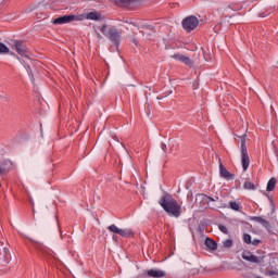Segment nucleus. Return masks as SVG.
<instances>
[{
  "instance_id": "37",
  "label": "nucleus",
  "mask_w": 278,
  "mask_h": 278,
  "mask_svg": "<svg viewBox=\"0 0 278 278\" xmlns=\"http://www.w3.org/2000/svg\"><path fill=\"white\" fill-rule=\"evenodd\" d=\"M269 201H270V203H271V205H273V198H269Z\"/></svg>"
},
{
  "instance_id": "26",
  "label": "nucleus",
  "mask_w": 278,
  "mask_h": 278,
  "mask_svg": "<svg viewBox=\"0 0 278 278\" xmlns=\"http://www.w3.org/2000/svg\"><path fill=\"white\" fill-rule=\"evenodd\" d=\"M218 229L219 231H222V233H229V229H227V226L219 225Z\"/></svg>"
},
{
  "instance_id": "34",
  "label": "nucleus",
  "mask_w": 278,
  "mask_h": 278,
  "mask_svg": "<svg viewBox=\"0 0 278 278\" xmlns=\"http://www.w3.org/2000/svg\"><path fill=\"white\" fill-rule=\"evenodd\" d=\"M11 55H14L18 60V55H16L14 52H11Z\"/></svg>"
},
{
  "instance_id": "14",
  "label": "nucleus",
  "mask_w": 278,
  "mask_h": 278,
  "mask_svg": "<svg viewBox=\"0 0 278 278\" xmlns=\"http://www.w3.org/2000/svg\"><path fill=\"white\" fill-rule=\"evenodd\" d=\"M251 220H254V223H258V225H262L263 227H265V229H270V222L266 220L261 216H254L251 218Z\"/></svg>"
},
{
  "instance_id": "25",
  "label": "nucleus",
  "mask_w": 278,
  "mask_h": 278,
  "mask_svg": "<svg viewBox=\"0 0 278 278\" xmlns=\"http://www.w3.org/2000/svg\"><path fill=\"white\" fill-rule=\"evenodd\" d=\"M243 242H245V244H251V235L249 233H244L243 235Z\"/></svg>"
},
{
  "instance_id": "36",
  "label": "nucleus",
  "mask_w": 278,
  "mask_h": 278,
  "mask_svg": "<svg viewBox=\"0 0 278 278\" xmlns=\"http://www.w3.org/2000/svg\"><path fill=\"white\" fill-rule=\"evenodd\" d=\"M213 199H214L215 202L218 201V197H215V198H213Z\"/></svg>"
},
{
  "instance_id": "13",
  "label": "nucleus",
  "mask_w": 278,
  "mask_h": 278,
  "mask_svg": "<svg viewBox=\"0 0 278 278\" xmlns=\"http://www.w3.org/2000/svg\"><path fill=\"white\" fill-rule=\"evenodd\" d=\"M172 58L178 60V62H182L187 66H192V60L184 54H174Z\"/></svg>"
},
{
  "instance_id": "28",
  "label": "nucleus",
  "mask_w": 278,
  "mask_h": 278,
  "mask_svg": "<svg viewBox=\"0 0 278 278\" xmlns=\"http://www.w3.org/2000/svg\"><path fill=\"white\" fill-rule=\"evenodd\" d=\"M203 56L206 62H210V60H212V55H210L208 52H203Z\"/></svg>"
},
{
  "instance_id": "21",
  "label": "nucleus",
  "mask_w": 278,
  "mask_h": 278,
  "mask_svg": "<svg viewBox=\"0 0 278 278\" xmlns=\"http://www.w3.org/2000/svg\"><path fill=\"white\" fill-rule=\"evenodd\" d=\"M229 207L235 212H240V204H238L237 202H229Z\"/></svg>"
},
{
  "instance_id": "5",
  "label": "nucleus",
  "mask_w": 278,
  "mask_h": 278,
  "mask_svg": "<svg viewBox=\"0 0 278 278\" xmlns=\"http://www.w3.org/2000/svg\"><path fill=\"white\" fill-rule=\"evenodd\" d=\"M75 21H81V16L73 14L62 15L52 20V25H68V23H73Z\"/></svg>"
},
{
  "instance_id": "29",
  "label": "nucleus",
  "mask_w": 278,
  "mask_h": 278,
  "mask_svg": "<svg viewBox=\"0 0 278 278\" xmlns=\"http://www.w3.org/2000/svg\"><path fill=\"white\" fill-rule=\"evenodd\" d=\"M5 173H8V170L5 169V165L0 164V175H5Z\"/></svg>"
},
{
  "instance_id": "23",
  "label": "nucleus",
  "mask_w": 278,
  "mask_h": 278,
  "mask_svg": "<svg viewBox=\"0 0 278 278\" xmlns=\"http://www.w3.org/2000/svg\"><path fill=\"white\" fill-rule=\"evenodd\" d=\"M1 53H10V48H8L3 42H0V54Z\"/></svg>"
},
{
  "instance_id": "1",
  "label": "nucleus",
  "mask_w": 278,
  "mask_h": 278,
  "mask_svg": "<svg viewBox=\"0 0 278 278\" xmlns=\"http://www.w3.org/2000/svg\"><path fill=\"white\" fill-rule=\"evenodd\" d=\"M159 204L168 214V216H174V218H179L181 216V205H179V202H177L170 193L162 195Z\"/></svg>"
},
{
  "instance_id": "6",
  "label": "nucleus",
  "mask_w": 278,
  "mask_h": 278,
  "mask_svg": "<svg viewBox=\"0 0 278 278\" xmlns=\"http://www.w3.org/2000/svg\"><path fill=\"white\" fill-rule=\"evenodd\" d=\"M13 47L16 53H18V55H21L22 58L29 59V55H31L29 49H27V45H25L24 41H15Z\"/></svg>"
},
{
  "instance_id": "4",
  "label": "nucleus",
  "mask_w": 278,
  "mask_h": 278,
  "mask_svg": "<svg viewBox=\"0 0 278 278\" xmlns=\"http://www.w3.org/2000/svg\"><path fill=\"white\" fill-rule=\"evenodd\" d=\"M181 25L182 29H185L187 34H190L199 27V17L194 15H189L182 20Z\"/></svg>"
},
{
  "instance_id": "30",
  "label": "nucleus",
  "mask_w": 278,
  "mask_h": 278,
  "mask_svg": "<svg viewBox=\"0 0 278 278\" xmlns=\"http://www.w3.org/2000/svg\"><path fill=\"white\" fill-rule=\"evenodd\" d=\"M143 29H149L150 31H155V27H153V25H146V26H143Z\"/></svg>"
},
{
  "instance_id": "22",
  "label": "nucleus",
  "mask_w": 278,
  "mask_h": 278,
  "mask_svg": "<svg viewBox=\"0 0 278 278\" xmlns=\"http://www.w3.org/2000/svg\"><path fill=\"white\" fill-rule=\"evenodd\" d=\"M223 247H225V249H231L233 247V240L231 239H227L223 242Z\"/></svg>"
},
{
  "instance_id": "27",
  "label": "nucleus",
  "mask_w": 278,
  "mask_h": 278,
  "mask_svg": "<svg viewBox=\"0 0 278 278\" xmlns=\"http://www.w3.org/2000/svg\"><path fill=\"white\" fill-rule=\"evenodd\" d=\"M161 149H162V151H163L165 154L168 153V147L166 146V143L162 142V143H161Z\"/></svg>"
},
{
  "instance_id": "24",
  "label": "nucleus",
  "mask_w": 278,
  "mask_h": 278,
  "mask_svg": "<svg viewBox=\"0 0 278 278\" xmlns=\"http://www.w3.org/2000/svg\"><path fill=\"white\" fill-rule=\"evenodd\" d=\"M273 12H275V8H270L269 10L266 11V13H260L258 16H260L261 18H264V17H266V16L273 14Z\"/></svg>"
},
{
  "instance_id": "17",
  "label": "nucleus",
  "mask_w": 278,
  "mask_h": 278,
  "mask_svg": "<svg viewBox=\"0 0 278 278\" xmlns=\"http://www.w3.org/2000/svg\"><path fill=\"white\" fill-rule=\"evenodd\" d=\"M277 186V178L271 177L267 182V192H273L275 190V187Z\"/></svg>"
},
{
  "instance_id": "19",
  "label": "nucleus",
  "mask_w": 278,
  "mask_h": 278,
  "mask_svg": "<svg viewBox=\"0 0 278 278\" xmlns=\"http://www.w3.org/2000/svg\"><path fill=\"white\" fill-rule=\"evenodd\" d=\"M244 190H257L255 184L251 182V180H245L243 184Z\"/></svg>"
},
{
  "instance_id": "20",
  "label": "nucleus",
  "mask_w": 278,
  "mask_h": 278,
  "mask_svg": "<svg viewBox=\"0 0 278 278\" xmlns=\"http://www.w3.org/2000/svg\"><path fill=\"white\" fill-rule=\"evenodd\" d=\"M228 10H232V12H240V10H242V4L231 3L230 5H228Z\"/></svg>"
},
{
  "instance_id": "10",
  "label": "nucleus",
  "mask_w": 278,
  "mask_h": 278,
  "mask_svg": "<svg viewBox=\"0 0 278 278\" xmlns=\"http://www.w3.org/2000/svg\"><path fill=\"white\" fill-rule=\"evenodd\" d=\"M80 16L81 21H101V13L97 11H92L86 14L78 15Z\"/></svg>"
},
{
  "instance_id": "35",
  "label": "nucleus",
  "mask_w": 278,
  "mask_h": 278,
  "mask_svg": "<svg viewBox=\"0 0 278 278\" xmlns=\"http://www.w3.org/2000/svg\"><path fill=\"white\" fill-rule=\"evenodd\" d=\"M5 0H0V5H3V2H4Z\"/></svg>"
},
{
  "instance_id": "31",
  "label": "nucleus",
  "mask_w": 278,
  "mask_h": 278,
  "mask_svg": "<svg viewBox=\"0 0 278 278\" xmlns=\"http://www.w3.org/2000/svg\"><path fill=\"white\" fill-rule=\"evenodd\" d=\"M260 242H262L260 239H254L252 241V244H253V247H257V244H260Z\"/></svg>"
},
{
  "instance_id": "33",
  "label": "nucleus",
  "mask_w": 278,
  "mask_h": 278,
  "mask_svg": "<svg viewBox=\"0 0 278 278\" xmlns=\"http://www.w3.org/2000/svg\"><path fill=\"white\" fill-rule=\"evenodd\" d=\"M134 45H138V40L132 39Z\"/></svg>"
},
{
  "instance_id": "32",
  "label": "nucleus",
  "mask_w": 278,
  "mask_h": 278,
  "mask_svg": "<svg viewBox=\"0 0 278 278\" xmlns=\"http://www.w3.org/2000/svg\"><path fill=\"white\" fill-rule=\"evenodd\" d=\"M0 164H12V161L5 160V161L0 162Z\"/></svg>"
},
{
  "instance_id": "3",
  "label": "nucleus",
  "mask_w": 278,
  "mask_h": 278,
  "mask_svg": "<svg viewBox=\"0 0 278 278\" xmlns=\"http://www.w3.org/2000/svg\"><path fill=\"white\" fill-rule=\"evenodd\" d=\"M241 139V164L244 172L249 170L251 159L249 157V150L247 149V134L239 137Z\"/></svg>"
},
{
  "instance_id": "38",
  "label": "nucleus",
  "mask_w": 278,
  "mask_h": 278,
  "mask_svg": "<svg viewBox=\"0 0 278 278\" xmlns=\"http://www.w3.org/2000/svg\"><path fill=\"white\" fill-rule=\"evenodd\" d=\"M113 240H116V236H113Z\"/></svg>"
},
{
  "instance_id": "16",
  "label": "nucleus",
  "mask_w": 278,
  "mask_h": 278,
  "mask_svg": "<svg viewBox=\"0 0 278 278\" xmlns=\"http://www.w3.org/2000/svg\"><path fill=\"white\" fill-rule=\"evenodd\" d=\"M134 3V0H115L117 8H129Z\"/></svg>"
},
{
  "instance_id": "9",
  "label": "nucleus",
  "mask_w": 278,
  "mask_h": 278,
  "mask_svg": "<svg viewBox=\"0 0 278 278\" xmlns=\"http://www.w3.org/2000/svg\"><path fill=\"white\" fill-rule=\"evenodd\" d=\"M28 240L33 243L34 248L36 249V251H38L39 253H41V255H49L51 253V250H49V248L45 247V244L35 241L31 238H28Z\"/></svg>"
},
{
  "instance_id": "2",
  "label": "nucleus",
  "mask_w": 278,
  "mask_h": 278,
  "mask_svg": "<svg viewBox=\"0 0 278 278\" xmlns=\"http://www.w3.org/2000/svg\"><path fill=\"white\" fill-rule=\"evenodd\" d=\"M98 29H99V31H101V34H103V36H105V38H108V40L113 42V45H115V47H119L121 31H118V29H116L115 27L108 28V25H105V24L98 27Z\"/></svg>"
},
{
  "instance_id": "18",
  "label": "nucleus",
  "mask_w": 278,
  "mask_h": 278,
  "mask_svg": "<svg viewBox=\"0 0 278 278\" xmlns=\"http://www.w3.org/2000/svg\"><path fill=\"white\" fill-rule=\"evenodd\" d=\"M203 201H205V203H207V205L211 210H216L215 204L210 205V203H216V200H214V198H212L210 195H203Z\"/></svg>"
},
{
  "instance_id": "11",
  "label": "nucleus",
  "mask_w": 278,
  "mask_h": 278,
  "mask_svg": "<svg viewBox=\"0 0 278 278\" xmlns=\"http://www.w3.org/2000/svg\"><path fill=\"white\" fill-rule=\"evenodd\" d=\"M219 175L223 179H227L228 181L230 179H233V174L228 172L225 165H223V163H219Z\"/></svg>"
},
{
  "instance_id": "15",
  "label": "nucleus",
  "mask_w": 278,
  "mask_h": 278,
  "mask_svg": "<svg viewBox=\"0 0 278 278\" xmlns=\"http://www.w3.org/2000/svg\"><path fill=\"white\" fill-rule=\"evenodd\" d=\"M204 244L210 251H216V249H218V243L210 237L205 239Z\"/></svg>"
},
{
  "instance_id": "12",
  "label": "nucleus",
  "mask_w": 278,
  "mask_h": 278,
  "mask_svg": "<svg viewBox=\"0 0 278 278\" xmlns=\"http://www.w3.org/2000/svg\"><path fill=\"white\" fill-rule=\"evenodd\" d=\"M148 277L152 278H164L166 277V271L161 270V269H149L147 271Z\"/></svg>"
},
{
  "instance_id": "7",
  "label": "nucleus",
  "mask_w": 278,
  "mask_h": 278,
  "mask_svg": "<svg viewBox=\"0 0 278 278\" xmlns=\"http://www.w3.org/2000/svg\"><path fill=\"white\" fill-rule=\"evenodd\" d=\"M108 230L112 233H117V236H122V238H131V236H134V231H131V229H121L114 224L109 226Z\"/></svg>"
},
{
  "instance_id": "8",
  "label": "nucleus",
  "mask_w": 278,
  "mask_h": 278,
  "mask_svg": "<svg viewBox=\"0 0 278 278\" xmlns=\"http://www.w3.org/2000/svg\"><path fill=\"white\" fill-rule=\"evenodd\" d=\"M242 260L245 262H251L252 264H262V258L260 256L253 255L251 251L244 250L241 254Z\"/></svg>"
}]
</instances>
